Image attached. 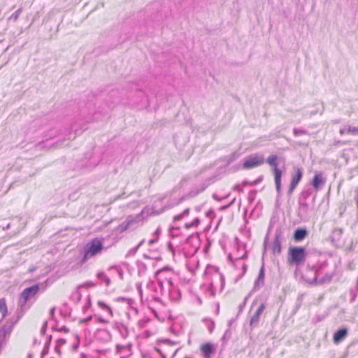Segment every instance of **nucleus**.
<instances>
[{
  "label": "nucleus",
  "instance_id": "a878e982",
  "mask_svg": "<svg viewBox=\"0 0 358 358\" xmlns=\"http://www.w3.org/2000/svg\"><path fill=\"white\" fill-rule=\"evenodd\" d=\"M303 177V170L301 168H295V173L292 178V180L297 182L298 183L301 181Z\"/></svg>",
  "mask_w": 358,
  "mask_h": 358
},
{
  "label": "nucleus",
  "instance_id": "c85d7f7f",
  "mask_svg": "<svg viewBox=\"0 0 358 358\" xmlns=\"http://www.w3.org/2000/svg\"><path fill=\"white\" fill-rule=\"evenodd\" d=\"M179 231V227H170L169 229V233L171 238H174L179 236L177 233Z\"/></svg>",
  "mask_w": 358,
  "mask_h": 358
},
{
  "label": "nucleus",
  "instance_id": "4468645a",
  "mask_svg": "<svg viewBox=\"0 0 358 358\" xmlns=\"http://www.w3.org/2000/svg\"><path fill=\"white\" fill-rule=\"evenodd\" d=\"M95 336L97 340L108 342L111 340L112 336L109 331L106 329H98L96 331Z\"/></svg>",
  "mask_w": 358,
  "mask_h": 358
},
{
  "label": "nucleus",
  "instance_id": "ddd939ff",
  "mask_svg": "<svg viewBox=\"0 0 358 358\" xmlns=\"http://www.w3.org/2000/svg\"><path fill=\"white\" fill-rule=\"evenodd\" d=\"M169 292L170 298L172 300L177 301L179 299V287L175 285L171 278L168 279Z\"/></svg>",
  "mask_w": 358,
  "mask_h": 358
},
{
  "label": "nucleus",
  "instance_id": "e433bc0d",
  "mask_svg": "<svg viewBox=\"0 0 358 358\" xmlns=\"http://www.w3.org/2000/svg\"><path fill=\"white\" fill-rule=\"evenodd\" d=\"M312 194L310 189H304L302 191L301 196L303 199H307Z\"/></svg>",
  "mask_w": 358,
  "mask_h": 358
},
{
  "label": "nucleus",
  "instance_id": "ea45409f",
  "mask_svg": "<svg viewBox=\"0 0 358 358\" xmlns=\"http://www.w3.org/2000/svg\"><path fill=\"white\" fill-rule=\"evenodd\" d=\"M298 184L299 183L297 182H294L291 180L290 186L289 187V189L287 190L288 195H291L292 194L293 191L294 190Z\"/></svg>",
  "mask_w": 358,
  "mask_h": 358
},
{
  "label": "nucleus",
  "instance_id": "09e8293b",
  "mask_svg": "<svg viewBox=\"0 0 358 358\" xmlns=\"http://www.w3.org/2000/svg\"><path fill=\"white\" fill-rule=\"evenodd\" d=\"M299 207L301 210L306 211L308 208V204L306 202H299Z\"/></svg>",
  "mask_w": 358,
  "mask_h": 358
},
{
  "label": "nucleus",
  "instance_id": "2eb2a0df",
  "mask_svg": "<svg viewBox=\"0 0 358 358\" xmlns=\"http://www.w3.org/2000/svg\"><path fill=\"white\" fill-rule=\"evenodd\" d=\"M308 235V231L305 228H297L293 234V238L295 241L299 242L303 240Z\"/></svg>",
  "mask_w": 358,
  "mask_h": 358
},
{
  "label": "nucleus",
  "instance_id": "7c9ffc66",
  "mask_svg": "<svg viewBox=\"0 0 358 358\" xmlns=\"http://www.w3.org/2000/svg\"><path fill=\"white\" fill-rule=\"evenodd\" d=\"M199 219L198 217H195L191 222L185 223V227L187 229L195 227L199 224Z\"/></svg>",
  "mask_w": 358,
  "mask_h": 358
},
{
  "label": "nucleus",
  "instance_id": "58836bf2",
  "mask_svg": "<svg viewBox=\"0 0 358 358\" xmlns=\"http://www.w3.org/2000/svg\"><path fill=\"white\" fill-rule=\"evenodd\" d=\"M298 184L299 183L297 182H294L291 180L290 186L289 187V189L287 190L288 195H291L292 194L293 191L294 190Z\"/></svg>",
  "mask_w": 358,
  "mask_h": 358
},
{
  "label": "nucleus",
  "instance_id": "f704fd0d",
  "mask_svg": "<svg viewBox=\"0 0 358 358\" xmlns=\"http://www.w3.org/2000/svg\"><path fill=\"white\" fill-rule=\"evenodd\" d=\"M293 134L295 136H301V135H306L308 134V131L303 129H297L294 128L293 129Z\"/></svg>",
  "mask_w": 358,
  "mask_h": 358
},
{
  "label": "nucleus",
  "instance_id": "3c124183",
  "mask_svg": "<svg viewBox=\"0 0 358 358\" xmlns=\"http://www.w3.org/2000/svg\"><path fill=\"white\" fill-rule=\"evenodd\" d=\"M159 342H163L164 343H169L170 345H176L178 343V342H176V341H171L170 339H163V340H159L158 341Z\"/></svg>",
  "mask_w": 358,
  "mask_h": 358
},
{
  "label": "nucleus",
  "instance_id": "1a4fd4ad",
  "mask_svg": "<svg viewBox=\"0 0 358 358\" xmlns=\"http://www.w3.org/2000/svg\"><path fill=\"white\" fill-rule=\"evenodd\" d=\"M282 240V232L280 230H277L275 232L274 240L270 246L271 252L273 255H280L281 253Z\"/></svg>",
  "mask_w": 358,
  "mask_h": 358
},
{
  "label": "nucleus",
  "instance_id": "412c9836",
  "mask_svg": "<svg viewBox=\"0 0 358 358\" xmlns=\"http://www.w3.org/2000/svg\"><path fill=\"white\" fill-rule=\"evenodd\" d=\"M96 276L100 281L103 282L106 286H109L110 285L111 280L105 272L100 271L96 273Z\"/></svg>",
  "mask_w": 358,
  "mask_h": 358
},
{
  "label": "nucleus",
  "instance_id": "774afa93",
  "mask_svg": "<svg viewBox=\"0 0 358 358\" xmlns=\"http://www.w3.org/2000/svg\"><path fill=\"white\" fill-rule=\"evenodd\" d=\"M136 287H137V289L139 292V293L142 294L141 285V284H138V285H136Z\"/></svg>",
  "mask_w": 358,
  "mask_h": 358
},
{
  "label": "nucleus",
  "instance_id": "a211bd4d",
  "mask_svg": "<svg viewBox=\"0 0 358 358\" xmlns=\"http://www.w3.org/2000/svg\"><path fill=\"white\" fill-rule=\"evenodd\" d=\"M85 159L87 161L83 164L87 169H93L98 164V162L94 161L92 153L87 152L85 154Z\"/></svg>",
  "mask_w": 358,
  "mask_h": 358
},
{
  "label": "nucleus",
  "instance_id": "338daca9",
  "mask_svg": "<svg viewBox=\"0 0 358 358\" xmlns=\"http://www.w3.org/2000/svg\"><path fill=\"white\" fill-rule=\"evenodd\" d=\"M250 183H251V181L243 180V182H242V185L243 186L251 185Z\"/></svg>",
  "mask_w": 358,
  "mask_h": 358
},
{
  "label": "nucleus",
  "instance_id": "9d476101",
  "mask_svg": "<svg viewBox=\"0 0 358 358\" xmlns=\"http://www.w3.org/2000/svg\"><path fill=\"white\" fill-rule=\"evenodd\" d=\"M325 182L326 178L323 176V173L317 172L311 181V185L315 191H318L322 188Z\"/></svg>",
  "mask_w": 358,
  "mask_h": 358
},
{
  "label": "nucleus",
  "instance_id": "c756f323",
  "mask_svg": "<svg viewBox=\"0 0 358 358\" xmlns=\"http://www.w3.org/2000/svg\"><path fill=\"white\" fill-rule=\"evenodd\" d=\"M97 304L99 308L108 311V313L110 314V315H113V310H112L111 308L108 304H106L105 302H103L102 301H99Z\"/></svg>",
  "mask_w": 358,
  "mask_h": 358
},
{
  "label": "nucleus",
  "instance_id": "13d9d810",
  "mask_svg": "<svg viewBox=\"0 0 358 358\" xmlns=\"http://www.w3.org/2000/svg\"><path fill=\"white\" fill-rule=\"evenodd\" d=\"M149 320H150L149 318H148L146 320H140L139 321V327H143L145 326V324L147 323V322H148Z\"/></svg>",
  "mask_w": 358,
  "mask_h": 358
},
{
  "label": "nucleus",
  "instance_id": "a18cd8bd",
  "mask_svg": "<svg viewBox=\"0 0 358 358\" xmlns=\"http://www.w3.org/2000/svg\"><path fill=\"white\" fill-rule=\"evenodd\" d=\"M92 318H93V315H90L85 318H83V319L80 320L79 324L88 323L89 322H90L92 320Z\"/></svg>",
  "mask_w": 358,
  "mask_h": 358
},
{
  "label": "nucleus",
  "instance_id": "f3484780",
  "mask_svg": "<svg viewBox=\"0 0 358 358\" xmlns=\"http://www.w3.org/2000/svg\"><path fill=\"white\" fill-rule=\"evenodd\" d=\"M264 265L262 264L257 276V280L255 282L254 289H259L260 287H262L264 284Z\"/></svg>",
  "mask_w": 358,
  "mask_h": 358
},
{
  "label": "nucleus",
  "instance_id": "f257e3e1",
  "mask_svg": "<svg viewBox=\"0 0 358 358\" xmlns=\"http://www.w3.org/2000/svg\"><path fill=\"white\" fill-rule=\"evenodd\" d=\"M41 284L36 283L30 287H26L20 295L18 301V308L16 311V318L14 322H11L10 329L18 322L24 313L28 310L30 306H27V303L34 298L40 291Z\"/></svg>",
  "mask_w": 358,
  "mask_h": 358
},
{
  "label": "nucleus",
  "instance_id": "6e6552de",
  "mask_svg": "<svg viewBox=\"0 0 358 358\" xmlns=\"http://www.w3.org/2000/svg\"><path fill=\"white\" fill-rule=\"evenodd\" d=\"M264 163L263 156L252 155L245 159L243 168L245 169H252L260 166Z\"/></svg>",
  "mask_w": 358,
  "mask_h": 358
},
{
  "label": "nucleus",
  "instance_id": "6e6d98bb",
  "mask_svg": "<svg viewBox=\"0 0 358 358\" xmlns=\"http://www.w3.org/2000/svg\"><path fill=\"white\" fill-rule=\"evenodd\" d=\"M80 345V343L78 341H76L73 345H72V350L73 351H77Z\"/></svg>",
  "mask_w": 358,
  "mask_h": 358
},
{
  "label": "nucleus",
  "instance_id": "0eeeda50",
  "mask_svg": "<svg viewBox=\"0 0 358 358\" xmlns=\"http://www.w3.org/2000/svg\"><path fill=\"white\" fill-rule=\"evenodd\" d=\"M327 266L326 264H321L315 272L314 280L317 284L323 285L329 283L331 281L332 277L334 275L333 273H323L325 268Z\"/></svg>",
  "mask_w": 358,
  "mask_h": 358
},
{
  "label": "nucleus",
  "instance_id": "7ed1b4c3",
  "mask_svg": "<svg viewBox=\"0 0 358 358\" xmlns=\"http://www.w3.org/2000/svg\"><path fill=\"white\" fill-rule=\"evenodd\" d=\"M163 7L164 6L159 2H153L145 7V12L147 13V17L145 20V30L141 31L142 35L147 34L148 31L147 27L150 26L151 23L153 22L155 25L159 26V23L166 16L162 10Z\"/></svg>",
  "mask_w": 358,
  "mask_h": 358
},
{
  "label": "nucleus",
  "instance_id": "4be33fe9",
  "mask_svg": "<svg viewBox=\"0 0 358 358\" xmlns=\"http://www.w3.org/2000/svg\"><path fill=\"white\" fill-rule=\"evenodd\" d=\"M0 312L2 314L1 318L0 319L1 323L8 314V308L4 298L0 299Z\"/></svg>",
  "mask_w": 358,
  "mask_h": 358
},
{
  "label": "nucleus",
  "instance_id": "69168bd1",
  "mask_svg": "<svg viewBox=\"0 0 358 358\" xmlns=\"http://www.w3.org/2000/svg\"><path fill=\"white\" fill-rule=\"evenodd\" d=\"M261 181V178H257L255 180L251 181V186L258 184Z\"/></svg>",
  "mask_w": 358,
  "mask_h": 358
},
{
  "label": "nucleus",
  "instance_id": "c03bdc74",
  "mask_svg": "<svg viewBox=\"0 0 358 358\" xmlns=\"http://www.w3.org/2000/svg\"><path fill=\"white\" fill-rule=\"evenodd\" d=\"M196 250H197L196 247H193V248H192L191 250L188 253H186L184 252L185 257L186 258H187L189 257H192L196 253Z\"/></svg>",
  "mask_w": 358,
  "mask_h": 358
},
{
  "label": "nucleus",
  "instance_id": "b1692460",
  "mask_svg": "<svg viewBox=\"0 0 358 358\" xmlns=\"http://www.w3.org/2000/svg\"><path fill=\"white\" fill-rule=\"evenodd\" d=\"M66 343V340L65 338H59L56 340V345L55 346V352L59 355L61 356L62 351L61 347Z\"/></svg>",
  "mask_w": 358,
  "mask_h": 358
},
{
  "label": "nucleus",
  "instance_id": "37998d69",
  "mask_svg": "<svg viewBox=\"0 0 358 358\" xmlns=\"http://www.w3.org/2000/svg\"><path fill=\"white\" fill-rule=\"evenodd\" d=\"M92 306V301L90 296L87 297V301L85 305L83 307V311L85 313Z\"/></svg>",
  "mask_w": 358,
  "mask_h": 358
},
{
  "label": "nucleus",
  "instance_id": "423d86ee",
  "mask_svg": "<svg viewBox=\"0 0 358 358\" xmlns=\"http://www.w3.org/2000/svg\"><path fill=\"white\" fill-rule=\"evenodd\" d=\"M306 259V250L303 247L292 246L289 248L287 262L289 265L299 266Z\"/></svg>",
  "mask_w": 358,
  "mask_h": 358
},
{
  "label": "nucleus",
  "instance_id": "0e129e2a",
  "mask_svg": "<svg viewBox=\"0 0 358 358\" xmlns=\"http://www.w3.org/2000/svg\"><path fill=\"white\" fill-rule=\"evenodd\" d=\"M157 241H158V240H157V238H152V239H150V240L148 241V244H149V245H152V244H154V243H157Z\"/></svg>",
  "mask_w": 358,
  "mask_h": 358
},
{
  "label": "nucleus",
  "instance_id": "4d7b16f0",
  "mask_svg": "<svg viewBox=\"0 0 358 358\" xmlns=\"http://www.w3.org/2000/svg\"><path fill=\"white\" fill-rule=\"evenodd\" d=\"M347 129H348V127L341 128L340 130H339L340 134L341 135H344L345 134H348L347 133Z\"/></svg>",
  "mask_w": 358,
  "mask_h": 358
},
{
  "label": "nucleus",
  "instance_id": "9b49d317",
  "mask_svg": "<svg viewBox=\"0 0 358 358\" xmlns=\"http://www.w3.org/2000/svg\"><path fill=\"white\" fill-rule=\"evenodd\" d=\"M265 304L262 303L255 310L253 315L251 317L250 320V326L251 328H255L257 327L259 322V318L261 315L262 314L264 310L265 309Z\"/></svg>",
  "mask_w": 358,
  "mask_h": 358
},
{
  "label": "nucleus",
  "instance_id": "5701e85b",
  "mask_svg": "<svg viewBox=\"0 0 358 358\" xmlns=\"http://www.w3.org/2000/svg\"><path fill=\"white\" fill-rule=\"evenodd\" d=\"M115 328L117 329V330L119 331V333L123 338L127 337V336L129 334L128 328L123 323L116 324Z\"/></svg>",
  "mask_w": 358,
  "mask_h": 358
},
{
  "label": "nucleus",
  "instance_id": "6ab92c4d",
  "mask_svg": "<svg viewBox=\"0 0 358 358\" xmlns=\"http://www.w3.org/2000/svg\"><path fill=\"white\" fill-rule=\"evenodd\" d=\"M14 321L15 320L11 319L7 321L6 323L2 327L0 328V338H5L7 334H10L13 328L10 329V324L11 322Z\"/></svg>",
  "mask_w": 358,
  "mask_h": 358
},
{
  "label": "nucleus",
  "instance_id": "680f3d73",
  "mask_svg": "<svg viewBox=\"0 0 358 358\" xmlns=\"http://www.w3.org/2000/svg\"><path fill=\"white\" fill-rule=\"evenodd\" d=\"M155 350L157 351L158 353H159L161 355V356L163 357V358H166V356L165 355H164L162 353V352L161 351V350L157 347L155 348Z\"/></svg>",
  "mask_w": 358,
  "mask_h": 358
},
{
  "label": "nucleus",
  "instance_id": "2f4dec72",
  "mask_svg": "<svg viewBox=\"0 0 358 358\" xmlns=\"http://www.w3.org/2000/svg\"><path fill=\"white\" fill-rule=\"evenodd\" d=\"M96 286V283L92 281H87L83 284H80L77 286V289H79L80 288H90L92 287Z\"/></svg>",
  "mask_w": 358,
  "mask_h": 358
},
{
  "label": "nucleus",
  "instance_id": "5fc2aeb1",
  "mask_svg": "<svg viewBox=\"0 0 358 358\" xmlns=\"http://www.w3.org/2000/svg\"><path fill=\"white\" fill-rule=\"evenodd\" d=\"M97 322L99 323H103V324H106L108 322V321L107 320H105L104 318H103L101 316L97 317Z\"/></svg>",
  "mask_w": 358,
  "mask_h": 358
},
{
  "label": "nucleus",
  "instance_id": "aec40b11",
  "mask_svg": "<svg viewBox=\"0 0 358 358\" xmlns=\"http://www.w3.org/2000/svg\"><path fill=\"white\" fill-rule=\"evenodd\" d=\"M52 340V336L51 334L48 335L46 337V340H45V342L44 344L43 349L42 350L41 353V357H44L48 354Z\"/></svg>",
  "mask_w": 358,
  "mask_h": 358
},
{
  "label": "nucleus",
  "instance_id": "f8f14e48",
  "mask_svg": "<svg viewBox=\"0 0 358 358\" xmlns=\"http://www.w3.org/2000/svg\"><path fill=\"white\" fill-rule=\"evenodd\" d=\"M200 350L204 358H211L212 355L215 353V348L210 343L202 344L200 347Z\"/></svg>",
  "mask_w": 358,
  "mask_h": 358
},
{
  "label": "nucleus",
  "instance_id": "79ce46f5",
  "mask_svg": "<svg viewBox=\"0 0 358 358\" xmlns=\"http://www.w3.org/2000/svg\"><path fill=\"white\" fill-rule=\"evenodd\" d=\"M48 321L45 320L43 324H42V327L41 328V331H40V334L41 336H44L46 334V331H47V329H48Z\"/></svg>",
  "mask_w": 358,
  "mask_h": 358
},
{
  "label": "nucleus",
  "instance_id": "8fccbe9b",
  "mask_svg": "<svg viewBox=\"0 0 358 358\" xmlns=\"http://www.w3.org/2000/svg\"><path fill=\"white\" fill-rule=\"evenodd\" d=\"M248 297H249V295H248V296H247L245 298L244 301H243L242 303H241V304L239 305V306H238L239 312L243 311V310L244 309V308H245V306L246 301L248 300Z\"/></svg>",
  "mask_w": 358,
  "mask_h": 358
},
{
  "label": "nucleus",
  "instance_id": "864d4df0",
  "mask_svg": "<svg viewBox=\"0 0 358 358\" xmlns=\"http://www.w3.org/2000/svg\"><path fill=\"white\" fill-rule=\"evenodd\" d=\"M69 329L66 327V326H62V327H59V331L58 332H64V333H69Z\"/></svg>",
  "mask_w": 358,
  "mask_h": 358
},
{
  "label": "nucleus",
  "instance_id": "cd10ccee",
  "mask_svg": "<svg viewBox=\"0 0 358 358\" xmlns=\"http://www.w3.org/2000/svg\"><path fill=\"white\" fill-rule=\"evenodd\" d=\"M136 265H137L138 275H141V273H143L145 272V271L147 269V266L145 263H143L141 261H137Z\"/></svg>",
  "mask_w": 358,
  "mask_h": 358
},
{
  "label": "nucleus",
  "instance_id": "dca6fc26",
  "mask_svg": "<svg viewBox=\"0 0 358 358\" xmlns=\"http://www.w3.org/2000/svg\"><path fill=\"white\" fill-rule=\"evenodd\" d=\"M348 335V329L346 328H341L337 330L333 337L334 342L338 343L343 341Z\"/></svg>",
  "mask_w": 358,
  "mask_h": 358
},
{
  "label": "nucleus",
  "instance_id": "49530a36",
  "mask_svg": "<svg viewBox=\"0 0 358 358\" xmlns=\"http://www.w3.org/2000/svg\"><path fill=\"white\" fill-rule=\"evenodd\" d=\"M55 307H52L50 310L49 313H50V319L52 320H54L55 322H57V319L55 318Z\"/></svg>",
  "mask_w": 358,
  "mask_h": 358
},
{
  "label": "nucleus",
  "instance_id": "473e14b6",
  "mask_svg": "<svg viewBox=\"0 0 358 358\" xmlns=\"http://www.w3.org/2000/svg\"><path fill=\"white\" fill-rule=\"evenodd\" d=\"M22 11V8H19L17 10H15L10 17V20H12L13 22H15L17 20L19 15Z\"/></svg>",
  "mask_w": 358,
  "mask_h": 358
},
{
  "label": "nucleus",
  "instance_id": "39448f33",
  "mask_svg": "<svg viewBox=\"0 0 358 358\" xmlns=\"http://www.w3.org/2000/svg\"><path fill=\"white\" fill-rule=\"evenodd\" d=\"M278 157L275 155L268 156L266 160V163L271 167V171L274 176L275 189L278 196L281 194V179L282 171L278 168Z\"/></svg>",
  "mask_w": 358,
  "mask_h": 358
},
{
  "label": "nucleus",
  "instance_id": "e2e57ef3",
  "mask_svg": "<svg viewBox=\"0 0 358 358\" xmlns=\"http://www.w3.org/2000/svg\"><path fill=\"white\" fill-rule=\"evenodd\" d=\"M234 189L235 190H237L238 192H242L243 191V188L241 187L240 185H236L234 187Z\"/></svg>",
  "mask_w": 358,
  "mask_h": 358
},
{
  "label": "nucleus",
  "instance_id": "4c0bfd02",
  "mask_svg": "<svg viewBox=\"0 0 358 358\" xmlns=\"http://www.w3.org/2000/svg\"><path fill=\"white\" fill-rule=\"evenodd\" d=\"M298 184L299 183L297 182H294L291 180L290 186L289 187V189L287 190L288 195H291L292 194L293 191L294 190Z\"/></svg>",
  "mask_w": 358,
  "mask_h": 358
},
{
  "label": "nucleus",
  "instance_id": "052dcab7",
  "mask_svg": "<svg viewBox=\"0 0 358 358\" xmlns=\"http://www.w3.org/2000/svg\"><path fill=\"white\" fill-rule=\"evenodd\" d=\"M161 234V229L160 228H157L155 231L154 232V235L156 236V238H157V239L159 238V236Z\"/></svg>",
  "mask_w": 358,
  "mask_h": 358
},
{
  "label": "nucleus",
  "instance_id": "bb28decb",
  "mask_svg": "<svg viewBox=\"0 0 358 358\" xmlns=\"http://www.w3.org/2000/svg\"><path fill=\"white\" fill-rule=\"evenodd\" d=\"M144 241H145L144 240L141 241L136 247L130 249L128 251L127 254L126 255V257L134 256L136 255V253L137 252L138 248L144 243Z\"/></svg>",
  "mask_w": 358,
  "mask_h": 358
},
{
  "label": "nucleus",
  "instance_id": "de8ad7c7",
  "mask_svg": "<svg viewBox=\"0 0 358 358\" xmlns=\"http://www.w3.org/2000/svg\"><path fill=\"white\" fill-rule=\"evenodd\" d=\"M172 271V268L169 266H166L164 268L157 270L155 272V275H158L159 273H162V271Z\"/></svg>",
  "mask_w": 358,
  "mask_h": 358
},
{
  "label": "nucleus",
  "instance_id": "393cba45",
  "mask_svg": "<svg viewBox=\"0 0 358 358\" xmlns=\"http://www.w3.org/2000/svg\"><path fill=\"white\" fill-rule=\"evenodd\" d=\"M134 221L133 220H126L124 222H123L122 223H121L120 224H119V226L117 227V230L119 231V232L120 233H122L124 231H125L127 229H129V226L134 222Z\"/></svg>",
  "mask_w": 358,
  "mask_h": 358
},
{
  "label": "nucleus",
  "instance_id": "20e7f679",
  "mask_svg": "<svg viewBox=\"0 0 358 358\" xmlns=\"http://www.w3.org/2000/svg\"><path fill=\"white\" fill-rule=\"evenodd\" d=\"M105 98L108 107H113V105L120 101V92L117 89L112 88L110 86L107 87L104 90H98L95 92H92L91 95L88 97V101L92 102L93 99L100 97Z\"/></svg>",
  "mask_w": 358,
  "mask_h": 358
},
{
  "label": "nucleus",
  "instance_id": "c9c22d12",
  "mask_svg": "<svg viewBox=\"0 0 358 358\" xmlns=\"http://www.w3.org/2000/svg\"><path fill=\"white\" fill-rule=\"evenodd\" d=\"M347 133L354 136L358 135V127H348Z\"/></svg>",
  "mask_w": 358,
  "mask_h": 358
},
{
  "label": "nucleus",
  "instance_id": "f03ea898",
  "mask_svg": "<svg viewBox=\"0 0 358 358\" xmlns=\"http://www.w3.org/2000/svg\"><path fill=\"white\" fill-rule=\"evenodd\" d=\"M104 239L103 238L95 237L90 240L80 252L82 256L79 263L84 264L87 261L94 257L101 255L107 248L103 245Z\"/></svg>",
  "mask_w": 358,
  "mask_h": 358
},
{
  "label": "nucleus",
  "instance_id": "72a5a7b5",
  "mask_svg": "<svg viewBox=\"0 0 358 358\" xmlns=\"http://www.w3.org/2000/svg\"><path fill=\"white\" fill-rule=\"evenodd\" d=\"M115 301L117 302H125L127 301V303L131 306V304L134 303V301L132 299H129V298H126V297H124V296H120V297H117Z\"/></svg>",
  "mask_w": 358,
  "mask_h": 358
},
{
  "label": "nucleus",
  "instance_id": "603ef678",
  "mask_svg": "<svg viewBox=\"0 0 358 358\" xmlns=\"http://www.w3.org/2000/svg\"><path fill=\"white\" fill-rule=\"evenodd\" d=\"M167 248L173 255L175 254L174 247L171 241L167 243Z\"/></svg>",
  "mask_w": 358,
  "mask_h": 358
},
{
  "label": "nucleus",
  "instance_id": "bf43d9fd",
  "mask_svg": "<svg viewBox=\"0 0 358 358\" xmlns=\"http://www.w3.org/2000/svg\"><path fill=\"white\" fill-rule=\"evenodd\" d=\"M76 293L78 294L76 302L78 303V302L80 301V300L82 299V295H81L80 292L78 291V289L76 291Z\"/></svg>",
  "mask_w": 358,
  "mask_h": 358
},
{
  "label": "nucleus",
  "instance_id": "a19ab883",
  "mask_svg": "<svg viewBox=\"0 0 358 358\" xmlns=\"http://www.w3.org/2000/svg\"><path fill=\"white\" fill-rule=\"evenodd\" d=\"M298 184L299 183L297 182H294L291 180L290 186L289 187V189L287 190L288 195H291L292 194L293 191L294 190Z\"/></svg>",
  "mask_w": 358,
  "mask_h": 358
}]
</instances>
